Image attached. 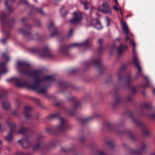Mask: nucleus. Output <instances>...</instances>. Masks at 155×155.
<instances>
[{
    "label": "nucleus",
    "mask_w": 155,
    "mask_h": 155,
    "mask_svg": "<svg viewBox=\"0 0 155 155\" xmlns=\"http://www.w3.org/2000/svg\"><path fill=\"white\" fill-rule=\"evenodd\" d=\"M113 8L115 11H118L121 9L120 8L119 6V5L118 6H114Z\"/></svg>",
    "instance_id": "23"
},
{
    "label": "nucleus",
    "mask_w": 155,
    "mask_h": 155,
    "mask_svg": "<svg viewBox=\"0 0 155 155\" xmlns=\"http://www.w3.org/2000/svg\"><path fill=\"white\" fill-rule=\"evenodd\" d=\"M5 16V15L4 13H2L0 15V19L1 20H2L3 18Z\"/></svg>",
    "instance_id": "27"
},
{
    "label": "nucleus",
    "mask_w": 155,
    "mask_h": 155,
    "mask_svg": "<svg viewBox=\"0 0 155 155\" xmlns=\"http://www.w3.org/2000/svg\"><path fill=\"white\" fill-rule=\"evenodd\" d=\"M38 145H37V146H35L34 147V149H37V148H38Z\"/></svg>",
    "instance_id": "33"
},
{
    "label": "nucleus",
    "mask_w": 155,
    "mask_h": 155,
    "mask_svg": "<svg viewBox=\"0 0 155 155\" xmlns=\"http://www.w3.org/2000/svg\"><path fill=\"white\" fill-rule=\"evenodd\" d=\"M127 17H129V15H128L127 16Z\"/></svg>",
    "instance_id": "45"
},
{
    "label": "nucleus",
    "mask_w": 155,
    "mask_h": 155,
    "mask_svg": "<svg viewBox=\"0 0 155 155\" xmlns=\"http://www.w3.org/2000/svg\"><path fill=\"white\" fill-rule=\"evenodd\" d=\"M74 17L71 21V22L73 23H77L79 22L81 20L82 15L80 12H74Z\"/></svg>",
    "instance_id": "6"
},
{
    "label": "nucleus",
    "mask_w": 155,
    "mask_h": 155,
    "mask_svg": "<svg viewBox=\"0 0 155 155\" xmlns=\"http://www.w3.org/2000/svg\"><path fill=\"white\" fill-rule=\"evenodd\" d=\"M60 12L62 16H64L67 13V12L64 7H62L60 9Z\"/></svg>",
    "instance_id": "16"
},
{
    "label": "nucleus",
    "mask_w": 155,
    "mask_h": 155,
    "mask_svg": "<svg viewBox=\"0 0 155 155\" xmlns=\"http://www.w3.org/2000/svg\"><path fill=\"white\" fill-rule=\"evenodd\" d=\"M120 13L121 14V15H122V11L121 9L120 10Z\"/></svg>",
    "instance_id": "38"
},
{
    "label": "nucleus",
    "mask_w": 155,
    "mask_h": 155,
    "mask_svg": "<svg viewBox=\"0 0 155 155\" xmlns=\"http://www.w3.org/2000/svg\"><path fill=\"white\" fill-rule=\"evenodd\" d=\"M35 2H37V0H34Z\"/></svg>",
    "instance_id": "44"
},
{
    "label": "nucleus",
    "mask_w": 155,
    "mask_h": 155,
    "mask_svg": "<svg viewBox=\"0 0 155 155\" xmlns=\"http://www.w3.org/2000/svg\"><path fill=\"white\" fill-rule=\"evenodd\" d=\"M8 81H12L18 87H21L25 86L26 85V83L25 82L23 81V80L21 79H19L17 78H13L11 79L7 80Z\"/></svg>",
    "instance_id": "4"
},
{
    "label": "nucleus",
    "mask_w": 155,
    "mask_h": 155,
    "mask_svg": "<svg viewBox=\"0 0 155 155\" xmlns=\"http://www.w3.org/2000/svg\"><path fill=\"white\" fill-rule=\"evenodd\" d=\"M115 2L116 3V4L118 6L119 5V4L117 0H114Z\"/></svg>",
    "instance_id": "32"
},
{
    "label": "nucleus",
    "mask_w": 155,
    "mask_h": 155,
    "mask_svg": "<svg viewBox=\"0 0 155 155\" xmlns=\"http://www.w3.org/2000/svg\"><path fill=\"white\" fill-rule=\"evenodd\" d=\"M2 150V148L1 147H0V153L1 152Z\"/></svg>",
    "instance_id": "41"
},
{
    "label": "nucleus",
    "mask_w": 155,
    "mask_h": 155,
    "mask_svg": "<svg viewBox=\"0 0 155 155\" xmlns=\"http://www.w3.org/2000/svg\"><path fill=\"white\" fill-rule=\"evenodd\" d=\"M61 124L59 126H57L56 128L57 131L59 132L62 131L65 128V126L64 123V120L63 118H61L60 119Z\"/></svg>",
    "instance_id": "7"
},
{
    "label": "nucleus",
    "mask_w": 155,
    "mask_h": 155,
    "mask_svg": "<svg viewBox=\"0 0 155 155\" xmlns=\"http://www.w3.org/2000/svg\"><path fill=\"white\" fill-rule=\"evenodd\" d=\"M97 10L104 13L109 14L110 15L112 14L111 9L108 2L105 1L103 2L102 5L98 6Z\"/></svg>",
    "instance_id": "3"
},
{
    "label": "nucleus",
    "mask_w": 155,
    "mask_h": 155,
    "mask_svg": "<svg viewBox=\"0 0 155 155\" xmlns=\"http://www.w3.org/2000/svg\"><path fill=\"white\" fill-rule=\"evenodd\" d=\"M66 50V47L64 46H61L59 49V51L60 53L64 52Z\"/></svg>",
    "instance_id": "20"
},
{
    "label": "nucleus",
    "mask_w": 155,
    "mask_h": 155,
    "mask_svg": "<svg viewBox=\"0 0 155 155\" xmlns=\"http://www.w3.org/2000/svg\"><path fill=\"white\" fill-rule=\"evenodd\" d=\"M53 77L52 76H46L45 78V79L47 81H51L52 80Z\"/></svg>",
    "instance_id": "19"
},
{
    "label": "nucleus",
    "mask_w": 155,
    "mask_h": 155,
    "mask_svg": "<svg viewBox=\"0 0 155 155\" xmlns=\"http://www.w3.org/2000/svg\"><path fill=\"white\" fill-rule=\"evenodd\" d=\"M81 45L82 46L84 47V48H87L89 46L91 45V43H89L88 41V40H87L84 42H83L81 44H72L71 46V47H74L78 45Z\"/></svg>",
    "instance_id": "10"
},
{
    "label": "nucleus",
    "mask_w": 155,
    "mask_h": 155,
    "mask_svg": "<svg viewBox=\"0 0 155 155\" xmlns=\"http://www.w3.org/2000/svg\"><path fill=\"white\" fill-rule=\"evenodd\" d=\"M25 63L21 62V61H19L18 62V66H23L25 65Z\"/></svg>",
    "instance_id": "25"
},
{
    "label": "nucleus",
    "mask_w": 155,
    "mask_h": 155,
    "mask_svg": "<svg viewBox=\"0 0 155 155\" xmlns=\"http://www.w3.org/2000/svg\"><path fill=\"white\" fill-rule=\"evenodd\" d=\"M31 110V108L29 107H25L24 113L27 118H28V116H30V112Z\"/></svg>",
    "instance_id": "13"
},
{
    "label": "nucleus",
    "mask_w": 155,
    "mask_h": 155,
    "mask_svg": "<svg viewBox=\"0 0 155 155\" xmlns=\"http://www.w3.org/2000/svg\"><path fill=\"white\" fill-rule=\"evenodd\" d=\"M151 155H155V153L152 154Z\"/></svg>",
    "instance_id": "43"
},
{
    "label": "nucleus",
    "mask_w": 155,
    "mask_h": 155,
    "mask_svg": "<svg viewBox=\"0 0 155 155\" xmlns=\"http://www.w3.org/2000/svg\"><path fill=\"white\" fill-rule=\"evenodd\" d=\"M120 21L122 24V30L124 33L127 35V36L125 39L126 40H128V39H130V44L132 45L133 47V62L137 68L139 72H140L141 71V68L140 66L139 60L137 57L136 53L135 50V45L134 41L129 38V37L133 36V35L130 32L128 27L125 22L122 19H120Z\"/></svg>",
    "instance_id": "1"
},
{
    "label": "nucleus",
    "mask_w": 155,
    "mask_h": 155,
    "mask_svg": "<svg viewBox=\"0 0 155 155\" xmlns=\"http://www.w3.org/2000/svg\"><path fill=\"white\" fill-rule=\"evenodd\" d=\"M126 48V46L123 47L122 45H120L118 50V53L119 54H120L122 52V50H124Z\"/></svg>",
    "instance_id": "18"
},
{
    "label": "nucleus",
    "mask_w": 155,
    "mask_h": 155,
    "mask_svg": "<svg viewBox=\"0 0 155 155\" xmlns=\"http://www.w3.org/2000/svg\"><path fill=\"white\" fill-rule=\"evenodd\" d=\"M40 56L41 57H52V55L48 49L47 48H46L44 49L42 51V54H40Z\"/></svg>",
    "instance_id": "8"
},
{
    "label": "nucleus",
    "mask_w": 155,
    "mask_h": 155,
    "mask_svg": "<svg viewBox=\"0 0 155 155\" xmlns=\"http://www.w3.org/2000/svg\"><path fill=\"white\" fill-rule=\"evenodd\" d=\"M15 155H29V154L27 153H24L21 152H17Z\"/></svg>",
    "instance_id": "22"
},
{
    "label": "nucleus",
    "mask_w": 155,
    "mask_h": 155,
    "mask_svg": "<svg viewBox=\"0 0 155 155\" xmlns=\"http://www.w3.org/2000/svg\"><path fill=\"white\" fill-rule=\"evenodd\" d=\"M152 117L153 118H155V114H153L152 115Z\"/></svg>",
    "instance_id": "35"
},
{
    "label": "nucleus",
    "mask_w": 155,
    "mask_h": 155,
    "mask_svg": "<svg viewBox=\"0 0 155 155\" xmlns=\"http://www.w3.org/2000/svg\"><path fill=\"white\" fill-rule=\"evenodd\" d=\"M103 42V40L102 39H100L98 41V42L100 44L102 43Z\"/></svg>",
    "instance_id": "29"
},
{
    "label": "nucleus",
    "mask_w": 155,
    "mask_h": 155,
    "mask_svg": "<svg viewBox=\"0 0 155 155\" xmlns=\"http://www.w3.org/2000/svg\"><path fill=\"white\" fill-rule=\"evenodd\" d=\"M53 25H54V24H53V22H52L51 23V24H50V25H49V28L52 27L53 26Z\"/></svg>",
    "instance_id": "28"
},
{
    "label": "nucleus",
    "mask_w": 155,
    "mask_h": 155,
    "mask_svg": "<svg viewBox=\"0 0 155 155\" xmlns=\"http://www.w3.org/2000/svg\"><path fill=\"white\" fill-rule=\"evenodd\" d=\"M116 40H120V38H117V39H116Z\"/></svg>",
    "instance_id": "42"
},
{
    "label": "nucleus",
    "mask_w": 155,
    "mask_h": 155,
    "mask_svg": "<svg viewBox=\"0 0 155 155\" xmlns=\"http://www.w3.org/2000/svg\"><path fill=\"white\" fill-rule=\"evenodd\" d=\"M2 140H0V144H2Z\"/></svg>",
    "instance_id": "37"
},
{
    "label": "nucleus",
    "mask_w": 155,
    "mask_h": 155,
    "mask_svg": "<svg viewBox=\"0 0 155 155\" xmlns=\"http://www.w3.org/2000/svg\"><path fill=\"white\" fill-rule=\"evenodd\" d=\"M94 27L97 29H100L102 28L101 23L99 21H97V23L94 25Z\"/></svg>",
    "instance_id": "17"
},
{
    "label": "nucleus",
    "mask_w": 155,
    "mask_h": 155,
    "mask_svg": "<svg viewBox=\"0 0 155 155\" xmlns=\"http://www.w3.org/2000/svg\"><path fill=\"white\" fill-rule=\"evenodd\" d=\"M35 9L36 11L39 12L41 14H43L44 13V12L41 9H38L36 7H35Z\"/></svg>",
    "instance_id": "26"
},
{
    "label": "nucleus",
    "mask_w": 155,
    "mask_h": 155,
    "mask_svg": "<svg viewBox=\"0 0 155 155\" xmlns=\"http://www.w3.org/2000/svg\"><path fill=\"white\" fill-rule=\"evenodd\" d=\"M107 20H108V24H107V25L109 26V20H108V19H107Z\"/></svg>",
    "instance_id": "40"
},
{
    "label": "nucleus",
    "mask_w": 155,
    "mask_h": 155,
    "mask_svg": "<svg viewBox=\"0 0 155 155\" xmlns=\"http://www.w3.org/2000/svg\"><path fill=\"white\" fill-rule=\"evenodd\" d=\"M19 2L25 4H27L28 3L26 0H20Z\"/></svg>",
    "instance_id": "24"
},
{
    "label": "nucleus",
    "mask_w": 155,
    "mask_h": 155,
    "mask_svg": "<svg viewBox=\"0 0 155 155\" xmlns=\"http://www.w3.org/2000/svg\"><path fill=\"white\" fill-rule=\"evenodd\" d=\"M2 107L5 110H8L10 109V104L8 102H4L2 104Z\"/></svg>",
    "instance_id": "14"
},
{
    "label": "nucleus",
    "mask_w": 155,
    "mask_h": 155,
    "mask_svg": "<svg viewBox=\"0 0 155 155\" xmlns=\"http://www.w3.org/2000/svg\"><path fill=\"white\" fill-rule=\"evenodd\" d=\"M18 142L24 148H27L29 147V142L27 140L23 139L19 140Z\"/></svg>",
    "instance_id": "11"
},
{
    "label": "nucleus",
    "mask_w": 155,
    "mask_h": 155,
    "mask_svg": "<svg viewBox=\"0 0 155 155\" xmlns=\"http://www.w3.org/2000/svg\"><path fill=\"white\" fill-rule=\"evenodd\" d=\"M73 32V30L72 29H71V30L69 32V36H70L71 34Z\"/></svg>",
    "instance_id": "31"
},
{
    "label": "nucleus",
    "mask_w": 155,
    "mask_h": 155,
    "mask_svg": "<svg viewBox=\"0 0 155 155\" xmlns=\"http://www.w3.org/2000/svg\"><path fill=\"white\" fill-rule=\"evenodd\" d=\"M105 155V154L103 152H101L100 154V155Z\"/></svg>",
    "instance_id": "34"
},
{
    "label": "nucleus",
    "mask_w": 155,
    "mask_h": 155,
    "mask_svg": "<svg viewBox=\"0 0 155 155\" xmlns=\"http://www.w3.org/2000/svg\"><path fill=\"white\" fill-rule=\"evenodd\" d=\"M80 2L84 7V9L87 10L88 8L89 3L86 0H81Z\"/></svg>",
    "instance_id": "15"
},
{
    "label": "nucleus",
    "mask_w": 155,
    "mask_h": 155,
    "mask_svg": "<svg viewBox=\"0 0 155 155\" xmlns=\"http://www.w3.org/2000/svg\"><path fill=\"white\" fill-rule=\"evenodd\" d=\"M28 87L36 90L39 92L41 93H44L46 90L45 88H43L40 86L39 84L37 82L34 85L28 86Z\"/></svg>",
    "instance_id": "5"
},
{
    "label": "nucleus",
    "mask_w": 155,
    "mask_h": 155,
    "mask_svg": "<svg viewBox=\"0 0 155 155\" xmlns=\"http://www.w3.org/2000/svg\"><path fill=\"white\" fill-rule=\"evenodd\" d=\"M15 0H6L5 2V4L6 8L10 12H12L13 10V8L10 6L14 2Z\"/></svg>",
    "instance_id": "9"
},
{
    "label": "nucleus",
    "mask_w": 155,
    "mask_h": 155,
    "mask_svg": "<svg viewBox=\"0 0 155 155\" xmlns=\"http://www.w3.org/2000/svg\"><path fill=\"white\" fill-rule=\"evenodd\" d=\"M147 132H147V131L146 130L145 131V134H147Z\"/></svg>",
    "instance_id": "39"
},
{
    "label": "nucleus",
    "mask_w": 155,
    "mask_h": 155,
    "mask_svg": "<svg viewBox=\"0 0 155 155\" xmlns=\"http://www.w3.org/2000/svg\"><path fill=\"white\" fill-rule=\"evenodd\" d=\"M153 93L154 94H155V89H153Z\"/></svg>",
    "instance_id": "36"
},
{
    "label": "nucleus",
    "mask_w": 155,
    "mask_h": 155,
    "mask_svg": "<svg viewBox=\"0 0 155 155\" xmlns=\"http://www.w3.org/2000/svg\"><path fill=\"white\" fill-rule=\"evenodd\" d=\"M6 39L5 38H4L2 40V42L3 43H4L6 41Z\"/></svg>",
    "instance_id": "30"
},
{
    "label": "nucleus",
    "mask_w": 155,
    "mask_h": 155,
    "mask_svg": "<svg viewBox=\"0 0 155 155\" xmlns=\"http://www.w3.org/2000/svg\"><path fill=\"white\" fill-rule=\"evenodd\" d=\"M5 63L2 62L1 63V70H0V74H5L8 71V70L5 67Z\"/></svg>",
    "instance_id": "12"
},
{
    "label": "nucleus",
    "mask_w": 155,
    "mask_h": 155,
    "mask_svg": "<svg viewBox=\"0 0 155 155\" xmlns=\"http://www.w3.org/2000/svg\"><path fill=\"white\" fill-rule=\"evenodd\" d=\"M2 58L6 61H8L9 59V57L5 54H3L2 55Z\"/></svg>",
    "instance_id": "21"
},
{
    "label": "nucleus",
    "mask_w": 155,
    "mask_h": 155,
    "mask_svg": "<svg viewBox=\"0 0 155 155\" xmlns=\"http://www.w3.org/2000/svg\"><path fill=\"white\" fill-rule=\"evenodd\" d=\"M7 124L10 128V131L8 135L5 137V139L8 142H10L12 140L13 135L23 133L26 130L25 128L22 127L18 131L16 132L15 129L16 125L14 122L12 121L7 122Z\"/></svg>",
    "instance_id": "2"
}]
</instances>
